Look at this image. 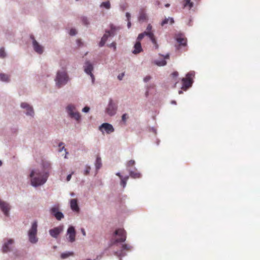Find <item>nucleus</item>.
Wrapping results in <instances>:
<instances>
[{"instance_id":"7","label":"nucleus","mask_w":260,"mask_h":260,"mask_svg":"<svg viewBox=\"0 0 260 260\" xmlns=\"http://www.w3.org/2000/svg\"><path fill=\"white\" fill-rule=\"evenodd\" d=\"M194 72L191 71L186 74L185 78H182V89L186 90L191 86L193 82V78H194Z\"/></svg>"},{"instance_id":"27","label":"nucleus","mask_w":260,"mask_h":260,"mask_svg":"<svg viewBox=\"0 0 260 260\" xmlns=\"http://www.w3.org/2000/svg\"><path fill=\"white\" fill-rule=\"evenodd\" d=\"M113 106L112 104V100H111L109 102V104L108 107L106 109L107 113L111 115L112 116L114 114V112L113 111Z\"/></svg>"},{"instance_id":"57","label":"nucleus","mask_w":260,"mask_h":260,"mask_svg":"<svg viewBox=\"0 0 260 260\" xmlns=\"http://www.w3.org/2000/svg\"><path fill=\"white\" fill-rule=\"evenodd\" d=\"M119 260H121V258H120Z\"/></svg>"},{"instance_id":"42","label":"nucleus","mask_w":260,"mask_h":260,"mask_svg":"<svg viewBox=\"0 0 260 260\" xmlns=\"http://www.w3.org/2000/svg\"><path fill=\"white\" fill-rule=\"evenodd\" d=\"M150 78H151L150 76H147L146 77H145L144 78V82H147L150 79Z\"/></svg>"},{"instance_id":"20","label":"nucleus","mask_w":260,"mask_h":260,"mask_svg":"<svg viewBox=\"0 0 260 260\" xmlns=\"http://www.w3.org/2000/svg\"><path fill=\"white\" fill-rule=\"evenodd\" d=\"M117 176L119 177L120 180V185L123 187L124 188L126 185V182L127 180L129 178V177L128 176H123L120 174V173H117L116 174Z\"/></svg>"},{"instance_id":"40","label":"nucleus","mask_w":260,"mask_h":260,"mask_svg":"<svg viewBox=\"0 0 260 260\" xmlns=\"http://www.w3.org/2000/svg\"><path fill=\"white\" fill-rule=\"evenodd\" d=\"M90 110V108L88 106H85L82 110V111L84 113H88Z\"/></svg>"},{"instance_id":"8","label":"nucleus","mask_w":260,"mask_h":260,"mask_svg":"<svg viewBox=\"0 0 260 260\" xmlns=\"http://www.w3.org/2000/svg\"><path fill=\"white\" fill-rule=\"evenodd\" d=\"M14 240L12 238L5 239L2 246V251L4 253L11 252L13 250V245L14 244Z\"/></svg>"},{"instance_id":"16","label":"nucleus","mask_w":260,"mask_h":260,"mask_svg":"<svg viewBox=\"0 0 260 260\" xmlns=\"http://www.w3.org/2000/svg\"><path fill=\"white\" fill-rule=\"evenodd\" d=\"M67 234L69 236L68 240L70 242L73 243L75 241L76 232L75 227L70 225L67 230Z\"/></svg>"},{"instance_id":"49","label":"nucleus","mask_w":260,"mask_h":260,"mask_svg":"<svg viewBox=\"0 0 260 260\" xmlns=\"http://www.w3.org/2000/svg\"><path fill=\"white\" fill-rule=\"evenodd\" d=\"M63 150H64V151H66V149L64 148V147H62V148H61L59 150V151H62Z\"/></svg>"},{"instance_id":"44","label":"nucleus","mask_w":260,"mask_h":260,"mask_svg":"<svg viewBox=\"0 0 260 260\" xmlns=\"http://www.w3.org/2000/svg\"><path fill=\"white\" fill-rule=\"evenodd\" d=\"M81 233H82V235L84 236H86V232H85V230L83 228H81Z\"/></svg>"},{"instance_id":"2","label":"nucleus","mask_w":260,"mask_h":260,"mask_svg":"<svg viewBox=\"0 0 260 260\" xmlns=\"http://www.w3.org/2000/svg\"><path fill=\"white\" fill-rule=\"evenodd\" d=\"M126 238L125 231L122 228L115 230V248L117 250L115 255L118 257H122L126 255V252L132 249V246L127 244H122Z\"/></svg>"},{"instance_id":"56","label":"nucleus","mask_w":260,"mask_h":260,"mask_svg":"<svg viewBox=\"0 0 260 260\" xmlns=\"http://www.w3.org/2000/svg\"><path fill=\"white\" fill-rule=\"evenodd\" d=\"M71 196H74V193H72V194H71Z\"/></svg>"},{"instance_id":"17","label":"nucleus","mask_w":260,"mask_h":260,"mask_svg":"<svg viewBox=\"0 0 260 260\" xmlns=\"http://www.w3.org/2000/svg\"><path fill=\"white\" fill-rule=\"evenodd\" d=\"M63 225H60L49 231V234L54 238H57L59 234L63 231Z\"/></svg>"},{"instance_id":"36","label":"nucleus","mask_w":260,"mask_h":260,"mask_svg":"<svg viewBox=\"0 0 260 260\" xmlns=\"http://www.w3.org/2000/svg\"><path fill=\"white\" fill-rule=\"evenodd\" d=\"M7 56V53H6L4 48H0V58H4Z\"/></svg>"},{"instance_id":"54","label":"nucleus","mask_w":260,"mask_h":260,"mask_svg":"<svg viewBox=\"0 0 260 260\" xmlns=\"http://www.w3.org/2000/svg\"><path fill=\"white\" fill-rule=\"evenodd\" d=\"M2 164H3V162H2V160H0V167L2 166Z\"/></svg>"},{"instance_id":"39","label":"nucleus","mask_w":260,"mask_h":260,"mask_svg":"<svg viewBox=\"0 0 260 260\" xmlns=\"http://www.w3.org/2000/svg\"><path fill=\"white\" fill-rule=\"evenodd\" d=\"M69 34L71 36H75L77 34V31H76V30L75 28H72L70 30Z\"/></svg>"},{"instance_id":"18","label":"nucleus","mask_w":260,"mask_h":260,"mask_svg":"<svg viewBox=\"0 0 260 260\" xmlns=\"http://www.w3.org/2000/svg\"><path fill=\"white\" fill-rule=\"evenodd\" d=\"M0 209L6 216L9 215L10 208L7 202L0 200Z\"/></svg>"},{"instance_id":"29","label":"nucleus","mask_w":260,"mask_h":260,"mask_svg":"<svg viewBox=\"0 0 260 260\" xmlns=\"http://www.w3.org/2000/svg\"><path fill=\"white\" fill-rule=\"evenodd\" d=\"M66 109L68 115H69L71 113L75 112L76 107L73 105L69 104L67 106Z\"/></svg>"},{"instance_id":"37","label":"nucleus","mask_w":260,"mask_h":260,"mask_svg":"<svg viewBox=\"0 0 260 260\" xmlns=\"http://www.w3.org/2000/svg\"><path fill=\"white\" fill-rule=\"evenodd\" d=\"M90 170H91V168L89 166L86 165L85 166V168L84 170V174L85 175H87L89 174L90 173Z\"/></svg>"},{"instance_id":"46","label":"nucleus","mask_w":260,"mask_h":260,"mask_svg":"<svg viewBox=\"0 0 260 260\" xmlns=\"http://www.w3.org/2000/svg\"><path fill=\"white\" fill-rule=\"evenodd\" d=\"M107 46H108L109 47L114 48V42H112L109 45H107Z\"/></svg>"},{"instance_id":"23","label":"nucleus","mask_w":260,"mask_h":260,"mask_svg":"<svg viewBox=\"0 0 260 260\" xmlns=\"http://www.w3.org/2000/svg\"><path fill=\"white\" fill-rule=\"evenodd\" d=\"M163 59L161 60H156L154 61V63L158 66H164L167 64V61L165 60V59H168L169 58V54H167L165 56H163Z\"/></svg>"},{"instance_id":"1","label":"nucleus","mask_w":260,"mask_h":260,"mask_svg":"<svg viewBox=\"0 0 260 260\" xmlns=\"http://www.w3.org/2000/svg\"><path fill=\"white\" fill-rule=\"evenodd\" d=\"M42 171L31 170L29 177L31 178V185L35 187L43 185L47 181L49 176V171L51 169L50 162L44 161L42 164Z\"/></svg>"},{"instance_id":"51","label":"nucleus","mask_w":260,"mask_h":260,"mask_svg":"<svg viewBox=\"0 0 260 260\" xmlns=\"http://www.w3.org/2000/svg\"><path fill=\"white\" fill-rule=\"evenodd\" d=\"M171 103H172V104H176V101H172L171 102Z\"/></svg>"},{"instance_id":"43","label":"nucleus","mask_w":260,"mask_h":260,"mask_svg":"<svg viewBox=\"0 0 260 260\" xmlns=\"http://www.w3.org/2000/svg\"><path fill=\"white\" fill-rule=\"evenodd\" d=\"M72 174H73V173H71V174H69V175L67 176V179H67V181H69L71 180V177H72Z\"/></svg>"},{"instance_id":"48","label":"nucleus","mask_w":260,"mask_h":260,"mask_svg":"<svg viewBox=\"0 0 260 260\" xmlns=\"http://www.w3.org/2000/svg\"><path fill=\"white\" fill-rule=\"evenodd\" d=\"M131 26V22L129 21H128V23H127V26L128 28H129Z\"/></svg>"},{"instance_id":"3","label":"nucleus","mask_w":260,"mask_h":260,"mask_svg":"<svg viewBox=\"0 0 260 260\" xmlns=\"http://www.w3.org/2000/svg\"><path fill=\"white\" fill-rule=\"evenodd\" d=\"M71 79L67 69L63 67L56 71L54 80L56 87L60 88L70 82Z\"/></svg>"},{"instance_id":"32","label":"nucleus","mask_w":260,"mask_h":260,"mask_svg":"<svg viewBox=\"0 0 260 260\" xmlns=\"http://www.w3.org/2000/svg\"><path fill=\"white\" fill-rule=\"evenodd\" d=\"M170 23L171 24H173L174 22V19L173 18H165L161 23V26H164V25Z\"/></svg>"},{"instance_id":"11","label":"nucleus","mask_w":260,"mask_h":260,"mask_svg":"<svg viewBox=\"0 0 260 260\" xmlns=\"http://www.w3.org/2000/svg\"><path fill=\"white\" fill-rule=\"evenodd\" d=\"M93 66L92 63L89 60H86L83 66L84 71L88 75L90 76L91 79L92 83L94 82V76L92 74L93 70Z\"/></svg>"},{"instance_id":"15","label":"nucleus","mask_w":260,"mask_h":260,"mask_svg":"<svg viewBox=\"0 0 260 260\" xmlns=\"http://www.w3.org/2000/svg\"><path fill=\"white\" fill-rule=\"evenodd\" d=\"M20 107L22 109H24L26 110V112L25 114L26 115L30 116L31 117H34L35 116V111L32 106L30 105L27 103L23 102L20 104Z\"/></svg>"},{"instance_id":"4","label":"nucleus","mask_w":260,"mask_h":260,"mask_svg":"<svg viewBox=\"0 0 260 260\" xmlns=\"http://www.w3.org/2000/svg\"><path fill=\"white\" fill-rule=\"evenodd\" d=\"M152 25L150 24H149L147 26L146 30L141 34H140L138 36V39L139 40H142L144 37L147 36L154 45L155 49H158V45L157 43L156 38L152 31Z\"/></svg>"},{"instance_id":"14","label":"nucleus","mask_w":260,"mask_h":260,"mask_svg":"<svg viewBox=\"0 0 260 260\" xmlns=\"http://www.w3.org/2000/svg\"><path fill=\"white\" fill-rule=\"evenodd\" d=\"M30 38L32 40V47L35 51L39 54H42L44 52L43 47L36 40L33 35H30Z\"/></svg>"},{"instance_id":"50","label":"nucleus","mask_w":260,"mask_h":260,"mask_svg":"<svg viewBox=\"0 0 260 260\" xmlns=\"http://www.w3.org/2000/svg\"><path fill=\"white\" fill-rule=\"evenodd\" d=\"M63 143L62 142H60L59 143L58 146L60 147L61 145H62Z\"/></svg>"},{"instance_id":"31","label":"nucleus","mask_w":260,"mask_h":260,"mask_svg":"<svg viewBox=\"0 0 260 260\" xmlns=\"http://www.w3.org/2000/svg\"><path fill=\"white\" fill-rule=\"evenodd\" d=\"M81 20L82 24L86 27H88L90 24V22L88 20V18L86 16H82L81 17Z\"/></svg>"},{"instance_id":"34","label":"nucleus","mask_w":260,"mask_h":260,"mask_svg":"<svg viewBox=\"0 0 260 260\" xmlns=\"http://www.w3.org/2000/svg\"><path fill=\"white\" fill-rule=\"evenodd\" d=\"M184 4V7H188L189 9H191L193 7V3L191 2L190 0H183Z\"/></svg>"},{"instance_id":"22","label":"nucleus","mask_w":260,"mask_h":260,"mask_svg":"<svg viewBox=\"0 0 260 260\" xmlns=\"http://www.w3.org/2000/svg\"><path fill=\"white\" fill-rule=\"evenodd\" d=\"M69 116L70 118L76 120V121L78 123H79L81 121V115H80V113L78 112H73L72 113H71L69 115Z\"/></svg>"},{"instance_id":"13","label":"nucleus","mask_w":260,"mask_h":260,"mask_svg":"<svg viewBox=\"0 0 260 260\" xmlns=\"http://www.w3.org/2000/svg\"><path fill=\"white\" fill-rule=\"evenodd\" d=\"M99 129L103 134L106 133L107 134H109L114 132V127L112 124L105 122L99 126Z\"/></svg>"},{"instance_id":"21","label":"nucleus","mask_w":260,"mask_h":260,"mask_svg":"<svg viewBox=\"0 0 260 260\" xmlns=\"http://www.w3.org/2000/svg\"><path fill=\"white\" fill-rule=\"evenodd\" d=\"M141 41V40H139L137 38V42L134 45V49L133 51V53L134 54H136L139 53L142 51V48L140 43Z\"/></svg>"},{"instance_id":"9","label":"nucleus","mask_w":260,"mask_h":260,"mask_svg":"<svg viewBox=\"0 0 260 260\" xmlns=\"http://www.w3.org/2000/svg\"><path fill=\"white\" fill-rule=\"evenodd\" d=\"M110 26H111L110 29L106 30L105 31V34L103 35V36L101 38V40L99 43V46L100 47H103L105 45L106 42L108 40V38L112 37L113 36V35L114 34V25H113V24H111L110 25Z\"/></svg>"},{"instance_id":"24","label":"nucleus","mask_w":260,"mask_h":260,"mask_svg":"<svg viewBox=\"0 0 260 260\" xmlns=\"http://www.w3.org/2000/svg\"><path fill=\"white\" fill-rule=\"evenodd\" d=\"M129 176L134 179H138L141 177V174L137 170L131 171L129 172Z\"/></svg>"},{"instance_id":"28","label":"nucleus","mask_w":260,"mask_h":260,"mask_svg":"<svg viewBox=\"0 0 260 260\" xmlns=\"http://www.w3.org/2000/svg\"><path fill=\"white\" fill-rule=\"evenodd\" d=\"M0 81L8 83L10 82V80L8 75L4 73H0Z\"/></svg>"},{"instance_id":"5","label":"nucleus","mask_w":260,"mask_h":260,"mask_svg":"<svg viewBox=\"0 0 260 260\" xmlns=\"http://www.w3.org/2000/svg\"><path fill=\"white\" fill-rule=\"evenodd\" d=\"M37 232L38 222L35 220L32 223L31 227L28 231V240L31 244H36L38 241V238L37 237Z\"/></svg>"},{"instance_id":"6","label":"nucleus","mask_w":260,"mask_h":260,"mask_svg":"<svg viewBox=\"0 0 260 260\" xmlns=\"http://www.w3.org/2000/svg\"><path fill=\"white\" fill-rule=\"evenodd\" d=\"M175 39L178 44L176 45V49L177 50L183 51L187 50V39L184 35L182 34L176 35L175 36Z\"/></svg>"},{"instance_id":"26","label":"nucleus","mask_w":260,"mask_h":260,"mask_svg":"<svg viewBox=\"0 0 260 260\" xmlns=\"http://www.w3.org/2000/svg\"><path fill=\"white\" fill-rule=\"evenodd\" d=\"M140 21H145L147 20V16L144 10H141L140 12L139 17L138 18Z\"/></svg>"},{"instance_id":"35","label":"nucleus","mask_w":260,"mask_h":260,"mask_svg":"<svg viewBox=\"0 0 260 260\" xmlns=\"http://www.w3.org/2000/svg\"><path fill=\"white\" fill-rule=\"evenodd\" d=\"M128 118V116L127 114H124L122 116L121 121L120 122L121 124L125 125L126 121Z\"/></svg>"},{"instance_id":"47","label":"nucleus","mask_w":260,"mask_h":260,"mask_svg":"<svg viewBox=\"0 0 260 260\" xmlns=\"http://www.w3.org/2000/svg\"><path fill=\"white\" fill-rule=\"evenodd\" d=\"M172 75H173L174 76H178V72H174V73L172 74Z\"/></svg>"},{"instance_id":"30","label":"nucleus","mask_w":260,"mask_h":260,"mask_svg":"<svg viewBox=\"0 0 260 260\" xmlns=\"http://www.w3.org/2000/svg\"><path fill=\"white\" fill-rule=\"evenodd\" d=\"M101 8H105L106 9H109L111 8V4L109 1H107L104 2H103L100 5Z\"/></svg>"},{"instance_id":"38","label":"nucleus","mask_w":260,"mask_h":260,"mask_svg":"<svg viewBox=\"0 0 260 260\" xmlns=\"http://www.w3.org/2000/svg\"><path fill=\"white\" fill-rule=\"evenodd\" d=\"M135 164V161L134 160H130L127 162L126 166L127 167H133Z\"/></svg>"},{"instance_id":"33","label":"nucleus","mask_w":260,"mask_h":260,"mask_svg":"<svg viewBox=\"0 0 260 260\" xmlns=\"http://www.w3.org/2000/svg\"><path fill=\"white\" fill-rule=\"evenodd\" d=\"M74 254L73 252H66L61 254V257L62 259L66 258L70 256L73 255Z\"/></svg>"},{"instance_id":"25","label":"nucleus","mask_w":260,"mask_h":260,"mask_svg":"<svg viewBox=\"0 0 260 260\" xmlns=\"http://www.w3.org/2000/svg\"><path fill=\"white\" fill-rule=\"evenodd\" d=\"M94 165L96 171H98L102 167V163L101 158L100 156H97L94 162Z\"/></svg>"},{"instance_id":"12","label":"nucleus","mask_w":260,"mask_h":260,"mask_svg":"<svg viewBox=\"0 0 260 260\" xmlns=\"http://www.w3.org/2000/svg\"><path fill=\"white\" fill-rule=\"evenodd\" d=\"M50 214L54 217L57 220H61L64 218V214L63 213L59 211L58 205H54L50 210Z\"/></svg>"},{"instance_id":"19","label":"nucleus","mask_w":260,"mask_h":260,"mask_svg":"<svg viewBox=\"0 0 260 260\" xmlns=\"http://www.w3.org/2000/svg\"><path fill=\"white\" fill-rule=\"evenodd\" d=\"M70 207L71 209L76 212H79L80 208L78 204L77 200L75 199H71L70 200Z\"/></svg>"},{"instance_id":"52","label":"nucleus","mask_w":260,"mask_h":260,"mask_svg":"<svg viewBox=\"0 0 260 260\" xmlns=\"http://www.w3.org/2000/svg\"><path fill=\"white\" fill-rule=\"evenodd\" d=\"M183 93L182 91V90H179V94H182Z\"/></svg>"},{"instance_id":"41","label":"nucleus","mask_w":260,"mask_h":260,"mask_svg":"<svg viewBox=\"0 0 260 260\" xmlns=\"http://www.w3.org/2000/svg\"><path fill=\"white\" fill-rule=\"evenodd\" d=\"M124 75V74L123 73H121L120 74H119L118 77H117V78L119 80H121L123 77Z\"/></svg>"},{"instance_id":"53","label":"nucleus","mask_w":260,"mask_h":260,"mask_svg":"<svg viewBox=\"0 0 260 260\" xmlns=\"http://www.w3.org/2000/svg\"><path fill=\"white\" fill-rule=\"evenodd\" d=\"M165 6H166V7H169L170 6V4H166V5H165Z\"/></svg>"},{"instance_id":"45","label":"nucleus","mask_w":260,"mask_h":260,"mask_svg":"<svg viewBox=\"0 0 260 260\" xmlns=\"http://www.w3.org/2000/svg\"><path fill=\"white\" fill-rule=\"evenodd\" d=\"M126 18H127V21H129V19H130V17H131V15H130V14H129V13H128V12H127V13H126Z\"/></svg>"},{"instance_id":"10","label":"nucleus","mask_w":260,"mask_h":260,"mask_svg":"<svg viewBox=\"0 0 260 260\" xmlns=\"http://www.w3.org/2000/svg\"><path fill=\"white\" fill-rule=\"evenodd\" d=\"M110 26H111L110 29L106 30L105 31V34L103 35V36L101 38V40L99 43V46L100 47H103L105 45L106 42L108 40V38L112 37L113 36V35L114 34V25H113V24H111L110 25Z\"/></svg>"},{"instance_id":"55","label":"nucleus","mask_w":260,"mask_h":260,"mask_svg":"<svg viewBox=\"0 0 260 260\" xmlns=\"http://www.w3.org/2000/svg\"><path fill=\"white\" fill-rule=\"evenodd\" d=\"M126 7H127V5H125V8H123V10H124L125 8H126Z\"/></svg>"}]
</instances>
